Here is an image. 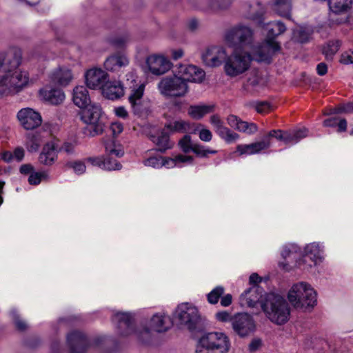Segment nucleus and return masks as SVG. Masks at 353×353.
<instances>
[{"mask_svg":"<svg viewBox=\"0 0 353 353\" xmlns=\"http://www.w3.org/2000/svg\"><path fill=\"white\" fill-rule=\"evenodd\" d=\"M261 307L265 316L274 324L283 325L290 319V307L285 299L280 294H267L261 301Z\"/></svg>","mask_w":353,"mask_h":353,"instance_id":"obj_7","label":"nucleus"},{"mask_svg":"<svg viewBox=\"0 0 353 353\" xmlns=\"http://www.w3.org/2000/svg\"><path fill=\"white\" fill-rule=\"evenodd\" d=\"M41 143V136L34 132L27 134L26 146L28 152H34L38 150Z\"/></svg>","mask_w":353,"mask_h":353,"instance_id":"obj_40","label":"nucleus"},{"mask_svg":"<svg viewBox=\"0 0 353 353\" xmlns=\"http://www.w3.org/2000/svg\"><path fill=\"white\" fill-rule=\"evenodd\" d=\"M194 144L190 135H185L179 142L181 150L185 153L192 151Z\"/></svg>","mask_w":353,"mask_h":353,"instance_id":"obj_50","label":"nucleus"},{"mask_svg":"<svg viewBox=\"0 0 353 353\" xmlns=\"http://www.w3.org/2000/svg\"><path fill=\"white\" fill-rule=\"evenodd\" d=\"M341 46V42L336 41H330L323 48V54L327 60H332L334 55L337 52Z\"/></svg>","mask_w":353,"mask_h":353,"instance_id":"obj_41","label":"nucleus"},{"mask_svg":"<svg viewBox=\"0 0 353 353\" xmlns=\"http://www.w3.org/2000/svg\"><path fill=\"white\" fill-rule=\"evenodd\" d=\"M315 263L320 265L325 259V245L323 242L314 241L307 243L302 252Z\"/></svg>","mask_w":353,"mask_h":353,"instance_id":"obj_23","label":"nucleus"},{"mask_svg":"<svg viewBox=\"0 0 353 353\" xmlns=\"http://www.w3.org/2000/svg\"><path fill=\"white\" fill-rule=\"evenodd\" d=\"M196 156L202 158L207 157L209 154H215L217 150L210 149L208 147L199 143H194L192 150Z\"/></svg>","mask_w":353,"mask_h":353,"instance_id":"obj_43","label":"nucleus"},{"mask_svg":"<svg viewBox=\"0 0 353 353\" xmlns=\"http://www.w3.org/2000/svg\"><path fill=\"white\" fill-rule=\"evenodd\" d=\"M129 39V37L128 34H125L120 37H116L111 38L110 39V42L112 45H113L114 47L118 48H121L123 46H125V43Z\"/></svg>","mask_w":353,"mask_h":353,"instance_id":"obj_51","label":"nucleus"},{"mask_svg":"<svg viewBox=\"0 0 353 353\" xmlns=\"http://www.w3.org/2000/svg\"><path fill=\"white\" fill-rule=\"evenodd\" d=\"M18 68H12L8 65V70L4 71L6 74L0 78V88L3 89L0 91V97L10 92L18 93L30 83L28 72Z\"/></svg>","mask_w":353,"mask_h":353,"instance_id":"obj_8","label":"nucleus"},{"mask_svg":"<svg viewBox=\"0 0 353 353\" xmlns=\"http://www.w3.org/2000/svg\"><path fill=\"white\" fill-rule=\"evenodd\" d=\"M87 161L94 166L104 170V157H89L87 159Z\"/></svg>","mask_w":353,"mask_h":353,"instance_id":"obj_56","label":"nucleus"},{"mask_svg":"<svg viewBox=\"0 0 353 353\" xmlns=\"http://www.w3.org/2000/svg\"><path fill=\"white\" fill-rule=\"evenodd\" d=\"M263 290L259 285H252L240 296V304L243 307H254L262 298Z\"/></svg>","mask_w":353,"mask_h":353,"instance_id":"obj_24","label":"nucleus"},{"mask_svg":"<svg viewBox=\"0 0 353 353\" xmlns=\"http://www.w3.org/2000/svg\"><path fill=\"white\" fill-rule=\"evenodd\" d=\"M253 30L247 26L238 24L228 30L224 35L226 44L235 50L251 46L253 43Z\"/></svg>","mask_w":353,"mask_h":353,"instance_id":"obj_11","label":"nucleus"},{"mask_svg":"<svg viewBox=\"0 0 353 353\" xmlns=\"http://www.w3.org/2000/svg\"><path fill=\"white\" fill-rule=\"evenodd\" d=\"M59 145L55 141L47 142L42 148L38 161L44 166H52L58 159Z\"/></svg>","mask_w":353,"mask_h":353,"instance_id":"obj_18","label":"nucleus"},{"mask_svg":"<svg viewBox=\"0 0 353 353\" xmlns=\"http://www.w3.org/2000/svg\"><path fill=\"white\" fill-rule=\"evenodd\" d=\"M63 151L68 154H72L74 152V145L72 143L65 142L61 147H59V152Z\"/></svg>","mask_w":353,"mask_h":353,"instance_id":"obj_58","label":"nucleus"},{"mask_svg":"<svg viewBox=\"0 0 353 353\" xmlns=\"http://www.w3.org/2000/svg\"><path fill=\"white\" fill-rule=\"evenodd\" d=\"M233 0H188L189 6L197 10L215 13L228 9Z\"/></svg>","mask_w":353,"mask_h":353,"instance_id":"obj_15","label":"nucleus"},{"mask_svg":"<svg viewBox=\"0 0 353 353\" xmlns=\"http://www.w3.org/2000/svg\"><path fill=\"white\" fill-rule=\"evenodd\" d=\"M213 105H190L188 108V114L194 119H201L205 114L212 112L214 110Z\"/></svg>","mask_w":353,"mask_h":353,"instance_id":"obj_36","label":"nucleus"},{"mask_svg":"<svg viewBox=\"0 0 353 353\" xmlns=\"http://www.w3.org/2000/svg\"><path fill=\"white\" fill-rule=\"evenodd\" d=\"M12 155L13 159H15L18 161H21L24 157V150L21 148H17L14 150Z\"/></svg>","mask_w":353,"mask_h":353,"instance_id":"obj_61","label":"nucleus"},{"mask_svg":"<svg viewBox=\"0 0 353 353\" xmlns=\"http://www.w3.org/2000/svg\"><path fill=\"white\" fill-rule=\"evenodd\" d=\"M317 296L316 291L310 283L300 281L292 285L287 297L294 308L311 312L317 305Z\"/></svg>","mask_w":353,"mask_h":353,"instance_id":"obj_6","label":"nucleus"},{"mask_svg":"<svg viewBox=\"0 0 353 353\" xmlns=\"http://www.w3.org/2000/svg\"><path fill=\"white\" fill-rule=\"evenodd\" d=\"M101 92L105 98L111 100L117 99L124 94L123 86L118 81H107Z\"/></svg>","mask_w":353,"mask_h":353,"instance_id":"obj_26","label":"nucleus"},{"mask_svg":"<svg viewBox=\"0 0 353 353\" xmlns=\"http://www.w3.org/2000/svg\"><path fill=\"white\" fill-rule=\"evenodd\" d=\"M50 79L51 81L55 84L65 86L71 82L73 79V75L70 69L67 68H59L50 74Z\"/></svg>","mask_w":353,"mask_h":353,"instance_id":"obj_28","label":"nucleus"},{"mask_svg":"<svg viewBox=\"0 0 353 353\" xmlns=\"http://www.w3.org/2000/svg\"><path fill=\"white\" fill-rule=\"evenodd\" d=\"M48 173L46 172H32L29 177H28V182L30 185H39L42 179H46L48 177Z\"/></svg>","mask_w":353,"mask_h":353,"instance_id":"obj_49","label":"nucleus"},{"mask_svg":"<svg viewBox=\"0 0 353 353\" xmlns=\"http://www.w3.org/2000/svg\"><path fill=\"white\" fill-rule=\"evenodd\" d=\"M261 340L259 339H253L251 343L249 345V350L252 352L255 351L257 349L259 348V347L261 345Z\"/></svg>","mask_w":353,"mask_h":353,"instance_id":"obj_62","label":"nucleus"},{"mask_svg":"<svg viewBox=\"0 0 353 353\" xmlns=\"http://www.w3.org/2000/svg\"><path fill=\"white\" fill-rule=\"evenodd\" d=\"M217 320L221 322H227L231 320V315L229 312L222 311L217 312L216 314Z\"/></svg>","mask_w":353,"mask_h":353,"instance_id":"obj_59","label":"nucleus"},{"mask_svg":"<svg viewBox=\"0 0 353 353\" xmlns=\"http://www.w3.org/2000/svg\"><path fill=\"white\" fill-rule=\"evenodd\" d=\"M39 94L43 100L52 105L60 104L65 99L64 92L58 88L46 87L40 90Z\"/></svg>","mask_w":353,"mask_h":353,"instance_id":"obj_27","label":"nucleus"},{"mask_svg":"<svg viewBox=\"0 0 353 353\" xmlns=\"http://www.w3.org/2000/svg\"><path fill=\"white\" fill-rule=\"evenodd\" d=\"M34 172V167L30 164H23L20 167V172L21 174H28Z\"/></svg>","mask_w":353,"mask_h":353,"instance_id":"obj_64","label":"nucleus"},{"mask_svg":"<svg viewBox=\"0 0 353 353\" xmlns=\"http://www.w3.org/2000/svg\"><path fill=\"white\" fill-rule=\"evenodd\" d=\"M114 112L117 117L125 119L128 117V112L123 106L116 108L114 109Z\"/></svg>","mask_w":353,"mask_h":353,"instance_id":"obj_63","label":"nucleus"},{"mask_svg":"<svg viewBox=\"0 0 353 353\" xmlns=\"http://www.w3.org/2000/svg\"><path fill=\"white\" fill-rule=\"evenodd\" d=\"M210 123L214 126L215 132L217 133L221 128L224 127L223 122L217 114H214L210 117Z\"/></svg>","mask_w":353,"mask_h":353,"instance_id":"obj_54","label":"nucleus"},{"mask_svg":"<svg viewBox=\"0 0 353 353\" xmlns=\"http://www.w3.org/2000/svg\"><path fill=\"white\" fill-rule=\"evenodd\" d=\"M265 13L264 6L259 2L250 6V10L246 14V17L257 21L259 23H263V16Z\"/></svg>","mask_w":353,"mask_h":353,"instance_id":"obj_37","label":"nucleus"},{"mask_svg":"<svg viewBox=\"0 0 353 353\" xmlns=\"http://www.w3.org/2000/svg\"><path fill=\"white\" fill-rule=\"evenodd\" d=\"M111 130L114 135H118L122 132L123 130V125L119 122L112 123L111 125Z\"/></svg>","mask_w":353,"mask_h":353,"instance_id":"obj_60","label":"nucleus"},{"mask_svg":"<svg viewBox=\"0 0 353 353\" xmlns=\"http://www.w3.org/2000/svg\"><path fill=\"white\" fill-rule=\"evenodd\" d=\"M190 128L189 123L182 119H170L165 124L164 129L168 132H185Z\"/></svg>","mask_w":353,"mask_h":353,"instance_id":"obj_35","label":"nucleus"},{"mask_svg":"<svg viewBox=\"0 0 353 353\" xmlns=\"http://www.w3.org/2000/svg\"><path fill=\"white\" fill-rule=\"evenodd\" d=\"M227 122L230 127L249 135L256 133L258 130V127L254 123L244 121L233 114L228 117Z\"/></svg>","mask_w":353,"mask_h":353,"instance_id":"obj_25","label":"nucleus"},{"mask_svg":"<svg viewBox=\"0 0 353 353\" xmlns=\"http://www.w3.org/2000/svg\"><path fill=\"white\" fill-rule=\"evenodd\" d=\"M200 26L199 21L196 18H191L186 21L185 27L188 30L194 32L199 30Z\"/></svg>","mask_w":353,"mask_h":353,"instance_id":"obj_53","label":"nucleus"},{"mask_svg":"<svg viewBox=\"0 0 353 353\" xmlns=\"http://www.w3.org/2000/svg\"><path fill=\"white\" fill-rule=\"evenodd\" d=\"M224 292V288L222 286H216L207 295L208 301L211 304L218 303L221 296Z\"/></svg>","mask_w":353,"mask_h":353,"instance_id":"obj_47","label":"nucleus"},{"mask_svg":"<svg viewBox=\"0 0 353 353\" xmlns=\"http://www.w3.org/2000/svg\"><path fill=\"white\" fill-rule=\"evenodd\" d=\"M193 157L183 154H178L173 158H163L162 157H151L143 161L145 166L152 167L159 169L163 166L167 168H172L174 167H181L185 163H192Z\"/></svg>","mask_w":353,"mask_h":353,"instance_id":"obj_13","label":"nucleus"},{"mask_svg":"<svg viewBox=\"0 0 353 353\" xmlns=\"http://www.w3.org/2000/svg\"><path fill=\"white\" fill-rule=\"evenodd\" d=\"M112 321L116 325V332L119 336L134 335L142 343L149 344L154 339V332L164 333L172 326V321L164 312H157L151 316L145 325L139 328L134 325V314L132 312H116Z\"/></svg>","mask_w":353,"mask_h":353,"instance_id":"obj_1","label":"nucleus"},{"mask_svg":"<svg viewBox=\"0 0 353 353\" xmlns=\"http://www.w3.org/2000/svg\"><path fill=\"white\" fill-rule=\"evenodd\" d=\"M340 62L346 65L353 63V51L343 52L341 56Z\"/></svg>","mask_w":353,"mask_h":353,"instance_id":"obj_57","label":"nucleus"},{"mask_svg":"<svg viewBox=\"0 0 353 353\" xmlns=\"http://www.w3.org/2000/svg\"><path fill=\"white\" fill-rule=\"evenodd\" d=\"M68 168L72 169L74 172L81 175L85 172L86 166L81 161H70L65 163Z\"/></svg>","mask_w":353,"mask_h":353,"instance_id":"obj_46","label":"nucleus"},{"mask_svg":"<svg viewBox=\"0 0 353 353\" xmlns=\"http://www.w3.org/2000/svg\"><path fill=\"white\" fill-rule=\"evenodd\" d=\"M325 127L336 128L337 132H342L347 130V121L345 119L339 117H332L323 121Z\"/></svg>","mask_w":353,"mask_h":353,"instance_id":"obj_39","label":"nucleus"},{"mask_svg":"<svg viewBox=\"0 0 353 353\" xmlns=\"http://www.w3.org/2000/svg\"><path fill=\"white\" fill-rule=\"evenodd\" d=\"M280 49L277 43L268 41L252 48L251 53L234 50L225 59L224 71L227 76L236 77L248 71L252 61L270 63L272 55Z\"/></svg>","mask_w":353,"mask_h":353,"instance_id":"obj_2","label":"nucleus"},{"mask_svg":"<svg viewBox=\"0 0 353 353\" xmlns=\"http://www.w3.org/2000/svg\"><path fill=\"white\" fill-rule=\"evenodd\" d=\"M128 63L129 60L125 55L117 53L106 59L104 62V67L107 70L116 71L128 65Z\"/></svg>","mask_w":353,"mask_h":353,"instance_id":"obj_30","label":"nucleus"},{"mask_svg":"<svg viewBox=\"0 0 353 353\" xmlns=\"http://www.w3.org/2000/svg\"><path fill=\"white\" fill-rule=\"evenodd\" d=\"M22 52L21 49L17 48H12L10 52L0 51V72L8 70V65L15 68L21 65Z\"/></svg>","mask_w":353,"mask_h":353,"instance_id":"obj_21","label":"nucleus"},{"mask_svg":"<svg viewBox=\"0 0 353 353\" xmlns=\"http://www.w3.org/2000/svg\"><path fill=\"white\" fill-rule=\"evenodd\" d=\"M121 168V164L117 160L112 159L111 156L108 155L106 157H104L105 170H120Z\"/></svg>","mask_w":353,"mask_h":353,"instance_id":"obj_48","label":"nucleus"},{"mask_svg":"<svg viewBox=\"0 0 353 353\" xmlns=\"http://www.w3.org/2000/svg\"><path fill=\"white\" fill-rule=\"evenodd\" d=\"M272 109L271 104L268 101H261L256 103V110L259 113H267Z\"/></svg>","mask_w":353,"mask_h":353,"instance_id":"obj_55","label":"nucleus"},{"mask_svg":"<svg viewBox=\"0 0 353 353\" xmlns=\"http://www.w3.org/2000/svg\"><path fill=\"white\" fill-rule=\"evenodd\" d=\"M112 338L108 336H98L90 342L85 334L80 331H72L67 335L66 343L69 353H85L89 346H99L109 344Z\"/></svg>","mask_w":353,"mask_h":353,"instance_id":"obj_10","label":"nucleus"},{"mask_svg":"<svg viewBox=\"0 0 353 353\" xmlns=\"http://www.w3.org/2000/svg\"><path fill=\"white\" fill-rule=\"evenodd\" d=\"M272 8L279 15L290 19L292 0H274Z\"/></svg>","mask_w":353,"mask_h":353,"instance_id":"obj_34","label":"nucleus"},{"mask_svg":"<svg viewBox=\"0 0 353 353\" xmlns=\"http://www.w3.org/2000/svg\"><path fill=\"white\" fill-rule=\"evenodd\" d=\"M313 31L311 27L301 26L294 30L293 38L296 42L305 43L310 41Z\"/></svg>","mask_w":353,"mask_h":353,"instance_id":"obj_38","label":"nucleus"},{"mask_svg":"<svg viewBox=\"0 0 353 353\" xmlns=\"http://www.w3.org/2000/svg\"><path fill=\"white\" fill-rule=\"evenodd\" d=\"M264 28L267 31L268 39L263 42L272 41L279 43L274 40V37L283 34L286 30V26L281 21H270L264 25Z\"/></svg>","mask_w":353,"mask_h":353,"instance_id":"obj_29","label":"nucleus"},{"mask_svg":"<svg viewBox=\"0 0 353 353\" xmlns=\"http://www.w3.org/2000/svg\"><path fill=\"white\" fill-rule=\"evenodd\" d=\"M225 50L223 47L212 46L208 48L202 55V59L205 65L210 67L221 65L228 58Z\"/></svg>","mask_w":353,"mask_h":353,"instance_id":"obj_20","label":"nucleus"},{"mask_svg":"<svg viewBox=\"0 0 353 353\" xmlns=\"http://www.w3.org/2000/svg\"><path fill=\"white\" fill-rule=\"evenodd\" d=\"M105 153L108 156L122 157L124 154L123 150L120 146H117L112 141L107 142L105 145Z\"/></svg>","mask_w":353,"mask_h":353,"instance_id":"obj_44","label":"nucleus"},{"mask_svg":"<svg viewBox=\"0 0 353 353\" xmlns=\"http://www.w3.org/2000/svg\"><path fill=\"white\" fill-rule=\"evenodd\" d=\"M151 140L157 146V150L161 152L172 147L173 143L170 141L168 132L163 129L157 135L152 136Z\"/></svg>","mask_w":353,"mask_h":353,"instance_id":"obj_32","label":"nucleus"},{"mask_svg":"<svg viewBox=\"0 0 353 353\" xmlns=\"http://www.w3.org/2000/svg\"><path fill=\"white\" fill-rule=\"evenodd\" d=\"M86 85L92 90H102L108 79L107 73L100 68H92L85 74Z\"/></svg>","mask_w":353,"mask_h":353,"instance_id":"obj_22","label":"nucleus"},{"mask_svg":"<svg viewBox=\"0 0 353 353\" xmlns=\"http://www.w3.org/2000/svg\"><path fill=\"white\" fill-rule=\"evenodd\" d=\"M221 139L228 143H231L236 141L239 138V135L232 131L228 128L224 126L216 133Z\"/></svg>","mask_w":353,"mask_h":353,"instance_id":"obj_42","label":"nucleus"},{"mask_svg":"<svg viewBox=\"0 0 353 353\" xmlns=\"http://www.w3.org/2000/svg\"><path fill=\"white\" fill-rule=\"evenodd\" d=\"M17 118L21 125L28 130L37 128L42 121L39 113L29 108L19 110L17 113Z\"/></svg>","mask_w":353,"mask_h":353,"instance_id":"obj_19","label":"nucleus"},{"mask_svg":"<svg viewBox=\"0 0 353 353\" xmlns=\"http://www.w3.org/2000/svg\"><path fill=\"white\" fill-rule=\"evenodd\" d=\"M307 135L308 130L304 127L289 131L272 130L265 135L261 141L250 144L239 145L236 150L241 155L254 154L269 148L271 145V138L274 137L279 141H282L285 144L291 146L298 143L301 140L307 137Z\"/></svg>","mask_w":353,"mask_h":353,"instance_id":"obj_5","label":"nucleus"},{"mask_svg":"<svg viewBox=\"0 0 353 353\" xmlns=\"http://www.w3.org/2000/svg\"><path fill=\"white\" fill-rule=\"evenodd\" d=\"M72 101L81 109V119L87 124L84 134L90 137L101 134L103 131V123L100 119L101 108L98 103H91L87 88L83 85L76 86L73 90Z\"/></svg>","mask_w":353,"mask_h":353,"instance_id":"obj_4","label":"nucleus"},{"mask_svg":"<svg viewBox=\"0 0 353 353\" xmlns=\"http://www.w3.org/2000/svg\"><path fill=\"white\" fill-rule=\"evenodd\" d=\"M296 248L294 245H286L282 248L281 255L283 261H279V265L283 270L290 271L293 268Z\"/></svg>","mask_w":353,"mask_h":353,"instance_id":"obj_31","label":"nucleus"},{"mask_svg":"<svg viewBox=\"0 0 353 353\" xmlns=\"http://www.w3.org/2000/svg\"><path fill=\"white\" fill-rule=\"evenodd\" d=\"M174 316L181 325L185 326L190 331L195 330L201 321L198 309L189 303L179 305Z\"/></svg>","mask_w":353,"mask_h":353,"instance_id":"obj_12","label":"nucleus"},{"mask_svg":"<svg viewBox=\"0 0 353 353\" xmlns=\"http://www.w3.org/2000/svg\"><path fill=\"white\" fill-rule=\"evenodd\" d=\"M10 316L13 321L16 328L19 331H24L28 328V325L23 320L20 319V316L16 309H12L10 311Z\"/></svg>","mask_w":353,"mask_h":353,"instance_id":"obj_45","label":"nucleus"},{"mask_svg":"<svg viewBox=\"0 0 353 353\" xmlns=\"http://www.w3.org/2000/svg\"><path fill=\"white\" fill-rule=\"evenodd\" d=\"M230 346V341L225 333L212 332L199 339L196 353H228Z\"/></svg>","mask_w":353,"mask_h":353,"instance_id":"obj_9","label":"nucleus"},{"mask_svg":"<svg viewBox=\"0 0 353 353\" xmlns=\"http://www.w3.org/2000/svg\"><path fill=\"white\" fill-rule=\"evenodd\" d=\"M145 85L134 87L128 96V101L134 114L142 116L150 110V101L144 98Z\"/></svg>","mask_w":353,"mask_h":353,"instance_id":"obj_14","label":"nucleus"},{"mask_svg":"<svg viewBox=\"0 0 353 353\" xmlns=\"http://www.w3.org/2000/svg\"><path fill=\"white\" fill-rule=\"evenodd\" d=\"M199 127H201V125H200L199 127H197L196 130L198 131L200 140L204 142H210L212 139V134L211 131L203 128L199 129Z\"/></svg>","mask_w":353,"mask_h":353,"instance_id":"obj_52","label":"nucleus"},{"mask_svg":"<svg viewBox=\"0 0 353 353\" xmlns=\"http://www.w3.org/2000/svg\"><path fill=\"white\" fill-rule=\"evenodd\" d=\"M319 265L315 263L311 259L308 258V256H305L303 252L301 257L295 261L293 264V267H296L297 268L301 270L303 272L310 273L312 274H316L317 267Z\"/></svg>","mask_w":353,"mask_h":353,"instance_id":"obj_33","label":"nucleus"},{"mask_svg":"<svg viewBox=\"0 0 353 353\" xmlns=\"http://www.w3.org/2000/svg\"><path fill=\"white\" fill-rule=\"evenodd\" d=\"M205 73L193 65H181L176 74L162 77L157 83L159 93L166 98L183 97L189 91L188 83L201 82Z\"/></svg>","mask_w":353,"mask_h":353,"instance_id":"obj_3","label":"nucleus"},{"mask_svg":"<svg viewBox=\"0 0 353 353\" xmlns=\"http://www.w3.org/2000/svg\"><path fill=\"white\" fill-rule=\"evenodd\" d=\"M145 62L150 72L157 76L165 74L172 67L171 61L161 54H152L147 57Z\"/></svg>","mask_w":353,"mask_h":353,"instance_id":"obj_16","label":"nucleus"},{"mask_svg":"<svg viewBox=\"0 0 353 353\" xmlns=\"http://www.w3.org/2000/svg\"><path fill=\"white\" fill-rule=\"evenodd\" d=\"M234 331L240 336H248L254 330L252 317L247 313L238 314L232 319Z\"/></svg>","mask_w":353,"mask_h":353,"instance_id":"obj_17","label":"nucleus"}]
</instances>
